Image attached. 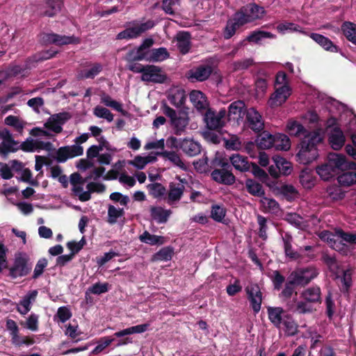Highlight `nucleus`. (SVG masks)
Returning a JSON list of instances; mask_svg holds the SVG:
<instances>
[{
	"instance_id": "1",
	"label": "nucleus",
	"mask_w": 356,
	"mask_h": 356,
	"mask_svg": "<svg viewBox=\"0 0 356 356\" xmlns=\"http://www.w3.org/2000/svg\"><path fill=\"white\" fill-rule=\"evenodd\" d=\"M323 134L320 130L308 132L300 143L297 154L298 161L302 164H308L318 156L317 145L323 140Z\"/></svg>"
},
{
	"instance_id": "2",
	"label": "nucleus",
	"mask_w": 356,
	"mask_h": 356,
	"mask_svg": "<svg viewBox=\"0 0 356 356\" xmlns=\"http://www.w3.org/2000/svg\"><path fill=\"white\" fill-rule=\"evenodd\" d=\"M275 91L268 99V104L270 108H276L286 102L292 93V88L289 86L286 74L278 72L274 84Z\"/></svg>"
},
{
	"instance_id": "3",
	"label": "nucleus",
	"mask_w": 356,
	"mask_h": 356,
	"mask_svg": "<svg viewBox=\"0 0 356 356\" xmlns=\"http://www.w3.org/2000/svg\"><path fill=\"white\" fill-rule=\"evenodd\" d=\"M162 111L170 120V123L176 135L184 133L189 123L188 108H183L176 111L167 104H163Z\"/></svg>"
},
{
	"instance_id": "4",
	"label": "nucleus",
	"mask_w": 356,
	"mask_h": 356,
	"mask_svg": "<svg viewBox=\"0 0 356 356\" xmlns=\"http://www.w3.org/2000/svg\"><path fill=\"white\" fill-rule=\"evenodd\" d=\"M349 167L343 155L333 153L328 156L327 162L317 167L316 172L323 180H329L333 177L337 170H343Z\"/></svg>"
},
{
	"instance_id": "5",
	"label": "nucleus",
	"mask_w": 356,
	"mask_h": 356,
	"mask_svg": "<svg viewBox=\"0 0 356 356\" xmlns=\"http://www.w3.org/2000/svg\"><path fill=\"white\" fill-rule=\"evenodd\" d=\"M264 14V8L256 4H248L236 13V15L238 16L237 19L240 21L241 24H244L262 18Z\"/></svg>"
},
{
	"instance_id": "6",
	"label": "nucleus",
	"mask_w": 356,
	"mask_h": 356,
	"mask_svg": "<svg viewBox=\"0 0 356 356\" xmlns=\"http://www.w3.org/2000/svg\"><path fill=\"white\" fill-rule=\"evenodd\" d=\"M134 51H130L126 56L127 60H146L149 62H161L169 57L167 49L164 47L153 49L146 52V54L132 56Z\"/></svg>"
},
{
	"instance_id": "7",
	"label": "nucleus",
	"mask_w": 356,
	"mask_h": 356,
	"mask_svg": "<svg viewBox=\"0 0 356 356\" xmlns=\"http://www.w3.org/2000/svg\"><path fill=\"white\" fill-rule=\"evenodd\" d=\"M104 190L105 186L103 184L95 182L88 183L85 188V181L72 188L74 195L78 197L79 200L82 202H86L90 199L91 192H102Z\"/></svg>"
},
{
	"instance_id": "8",
	"label": "nucleus",
	"mask_w": 356,
	"mask_h": 356,
	"mask_svg": "<svg viewBox=\"0 0 356 356\" xmlns=\"http://www.w3.org/2000/svg\"><path fill=\"white\" fill-rule=\"evenodd\" d=\"M154 26V23L152 20H148L144 23H134L132 26H129L123 31L119 33L117 38L132 39L138 37L141 33L152 29Z\"/></svg>"
},
{
	"instance_id": "9",
	"label": "nucleus",
	"mask_w": 356,
	"mask_h": 356,
	"mask_svg": "<svg viewBox=\"0 0 356 356\" xmlns=\"http://www.w3.org/2000/svg\"><path fill=\"white\" fill-rule=\"evenodd\" d=\"M29 257L26 253L16 254L13 266L10 269V275L16 278L25 276L29 273L31 268L28 266Z\"/></svg>"
},
{
	"instance_id": "10",
	"label": "nucleus",
	"mask_w": 356,
	"mask_h": 356,
	"mask_svg": "<svg viewBox=\"0 0 356 356\" xmlns=\"http://www.w3.org/2000/svg\"><path fill=\"white\" fill-rule=\"evenodd\" d=\"M187 181L185 179L180 177H176L175 179L169 184L168 201L169 204H173L178 202L182 197L185 191Z\"/></svg>"
},
{
	"instance_id": "11",
	"label": "nucleus",
	"mask_w": 356,
	"mask_h": 356,
	"mask_svg": "<svg viewBox=\"0 0 356 356\" xmlns=\"http://www.w3.org/2000/svg\"><path fill=\"white\" fill-rule=\"evenodd\" d=\"M246 112L245 105L243 101L234 102L228 107V120L238 125L243 121Z\"/></svg>"
},
{
	"instance_id": "12",
	"label": "nucleus",
	"mask_w": 356,
	"mask_h": 356,
	"mask_svg": "<svg viewBox=\"0 0 356 356\" xmlns=\"http://www.w3.org/2000/svg\"><path fill=\"white\" fill-rule=\"evenodd\" d=\"M318 275L316 269L314 267H307L305 268H299L292 272L290 275L293 282L298 285L307 284L312 280Z\"/></svg>"
},
{
	"instance_id": "13",
	"label": "nucleus",
	"mask_w": 356,
	"mask_h": 356,
	"mask_svg": "<svg viewBox=\"0 0 356 356\" xmlns=\"http://www.w3.org/2000/svg\"><path fill=\"white\" fill-rule=\"evenodd\" d=\"M204 114V120L209 129H218L224 126V118L226 115V111L222 109L218 113H216L211 108H209Z\"/></svg>"
},
{
	"instance_id": "14",
	"label": "nucleus",
	"mask_w": 356,
	"mask_h": 356,
	"mask_svg": "<svg viewBox=\"0 0 356 356\" xmlns=\"http://www.w3.org/2000/svg\"><path fill=\"white\" fill-rule=\"evenodd\" d=\"M165 78L161 68L152 65H145L141 75V80L146 82L163 83Z\"/></svg>"
},
{
	"instance_id": "15",
	"label": "nucleus",
	"mask_w": 356,
	"mask_h": 356,
	"mask_svg": "<svg viewBox=\"0 0 356 356\" xmlns=\"http://www.w3.org/2000/svg\"><path fill=\"white\" fill-rule=\"evenodd\" d=\"M189 99L194 108L202 114L210 108L207 97L200 90H192L189 94Z\"/></svg>"
},
{
	"instance_id": "16",
	"label": "nucleus",
	"mask_w": 356,
	"mask_h": 356,
	"mask_svg": "<svg viewBox=\"0 0 356 356\" xmlns=\"http://www.w3.org/2000/svg\"><path fill=\"white\" fill-rule=\"evenodd\" d=\"M83 153V147L79 145H73L60 147L56 152V160L58 162H65L67 159L81 156Z\"/></svg>"
},
{
	"instance_id": "17",
	"label": "nucleus",
	"mask_w": 356,
	"mask_h": 356,
	"mask_svg": "<svg viewBox=\"0 0 356 356\" xmlns=\"http://www.w3.org/2000/svg\"><path fill=\"white\" fill-rule=\"evenodd\" d=\"M245 115L248 126L252 130L259 132L264 129V123L262 117L254 108L248 109Z\"/></svg>"
},
{
	"instance_id": "18",
	"label": "nucleus",
	"mask_w": 356,
	"mask_h": 356,
	"mask_svg": "<svg viewBox=\"0 0 356 356\" xmlns=\"http://www.w3.org/2000/svg\"><path fill=\"white\" fill-rule=\"evenodd\" d=\"M70 118L67 113H61L51 115L44 126L49 130L54 133H60L62 131V125Z\"/></svg>"
},
{
	"instance_id": "19",
	"label": "nucleus",
	"mask_w": 356,
	"mask_h": 356,
	"mask_svg": "<svg viewBox=\"0 0 356 356\" xmlns=\"http://www.w3.org/2000/svg\"><path fill=\"white\" fill-rule=\"evenodd\" d=\"M42 40L44 42L53 43L57 45H64L68 44H78L80 39L74 36L60 35L55 33H47L42 36Z\"/></svg>"
},
{
	"instance_id": "20",
	"label": "nucleus",
	"mask_w": 356,
	"mask_h": 356,
	"mask_svg": "<svg viewBox=\"0 0 356 356\" xmlns=\"http://www.w3.org/2000/svg\"><path fill=\"white\" fill-rule=\"evenodd\" d=\"M17 145L8 129H0V153L13 151Z\"/></svg>"
},
{
	"instance_id": "21",
	"label": "nucleus",
	"mask_w": 356,
	"mask_h": 356,
	"mask_svg": "<svg viewBox=\"0 0 356 356\" xmlns=\"http://www.w3.org/2000/svg\"><path fill=\"white\" fill-rule=\"evenodd\" d=\"M246 291L252 309L255 313H258L262 302V296L259 286L257 284L250 285L247 286Z\"/></svg>"
},
{
	"instance_id": "22",
	"label": "nucleus",
	"mask_w": 356,
	"mask_h": 356,
	"mask_svg": "<svg viewBox=\"0 0 356 356\" xmlns=\"http://www.w3.org/2000/svg\"><path fill=\"white\" fill-rule=\"evenodd\" d=\"M156 161L157 154L150 152L147 155H136L132 160L128 161V164L137 170H143L147 165L155 163Z\"/></svg>"
},
{
	"instance_id": "23",
	"label": "nucleus",
	"mask_w": 356,
	"mask_h": 356,
	"mask_svg": "<svg viewBox=\"0 0 356 356\" xmlns=\"http://www.w3.org/2000/svg\"><path fill=\"white\" fill-rule=\"evenodd\" d=\"M38 296L36 290L29 291L17 304V310L22 315H26L31 309V305Z\"/></svg>"
},
{
	"instance_id": "24",
	"label": "nucleus",
	"mask_w": 356,
	"mask_h": 356,
	"mask_svg": "<svg viewBox=\"0 0 356 356\" xmlns=\"http://www.w3.org/2000/svg\"><path fill=\"white\" fill-rule=\"evenodd\" d=\"M186 99L184 90L175 88L170 90L168 95L170 102L177 108H184Z\"/></svg>"
},
{
	"instance_id": "25",
	"label": "nucleus",
	"mask_w": 356,
	"mask_h": 356,
	"mask_svg": "<svg viewBox=\"0 0 356 356\" xmlns=\"http://www.w3.org/2000/svg\"><path fill=\"white\" fill-rule=\"evenodd\" d=\"M267 313L270 321L276 327L280 328L283 320L286 318L283 309L280 307H268Z\"/></svg>"
},
{
	"instance_id": "26",
	"label": "nucleus",
	"mask_w": 356,
	"mask_h": 356,
	"mask_svg": "<svg viewBox=\"0 0 356 356\" xmlns=\"http://www.w3.org/2000/svg\"><path fill=\"white\" fill-rule=\"evenodd\" d=\"M211 177L216 181L224 184H232L235 181L234 175L225 169L214 170L211 173Z\"/></svg>"
},
{
	"instance_id": "27",
	"label": "nucleus",
	"mask_w": 356,
	"mask_h": 356,
	"mask_svg": "<svg viewBox=\"0 0 356 356\" xmlns=\"http://www.w3.org/2000/svg\"><path fill=\"white\" fill-rule=\"evenodd\" d=\"M103 67L100 63H93L88 65V68L79 70L77 72V78L79 79H93L102 70Z\"/></svg>"
},
{
	"instance_id": "28",
	"label": "nucleus",
	"mask_w": 356,
	"mask_h": 356,
	"mask_svg": "<svg viewBox=\"0 0 356 356\" xmlns=\"http://www.w3.org/2000/svg\"><path fill=\"white\" fill-rule=\"evenodd\" d=\"M212 69L209 66H200L189 72L188 77L198 81H203L207 79L211 75Z\"/></svg>"
},
{
	"instance_id": "29",
	"label": "nucleus",
	"mask_w": 356,
	"mask_h": 356,
	"mask_svg": "<svg viewBox=\"0 0 356 356\" xmlns=\"http://www.w3.org/2000/svg\"><path fill=\"white\" fill-rule=\"evenodd\" d=\"M329 141L334 149H339L345 143L343 132L337 128H334L330 133Z\"/></svg>"
},
{
	"instance_id": "30",
	"label": "nucleus",
	"mask_w": 356,
	"mask_h": 356,
	"mask_svg": "<svg viewBox=\"0 0 356 356\" xmlns=\"http://www.w3.org/2000/svg\"><path fill=\"white\" fill-rule=\"evenodd\" d=\"M229 161L234 168L238 171L245 172L250 170V163L244 156L234 154L229 157Z\"/></svg>"
},
{
	"instance_id": "31",
	"label": "nucleus",
	"mask_w": 356,
	"mask_h": 356,
	"mask_svg": "<svg viewBox=\"0 0 356 356\" xmlns=\"http://www.w3.org/2000/svg\"><path fill=\"white\" fill-rule=\"evenodd\" d=\"M180 148L191 156L197 155L201 151L200 144L191 139L183 140L180 143Z\"/></svg>"
},
{
	"instance_id": "32",
	"label": "nucleus",
	"mask_w": 356,
	"mask_h": 356,
	"mask_svg": "<svg viewBox=\"0 0 356 356\" xmlns=\"http://www.w3.org/2000/svg\"><path fill=\"white\" fill-rule=\"evenodd\" d=\"M157 156H162L165 160L169 161L174 165L180 168L181 169L186 170V166L181 161L179 155L173 151H164L162 152H156Z\"/></svg>"
},
{
	"instance_id": "33",
	"label": "nucleus",
	"mask_w": 356,
	"mask_h": 356,
	"mask_svg": "<svg viewBox=\"0 0 356 356\" xmlns=\"http://www.w3.org/2000/svg\"><path fill=\"white\" fill-rule=\"evenodd\" d=\"M310 37L325 50L331 52L337 51V46H335L329 38L318 33H312Z\"/></svg>"
},
{
	"instance_id": "34",
	"label": "nucleus",
	"mask_w": 356,
	"mask_h": 356,
	"mask_svg": "<svg viewBox=\"0 0 356 356\" xmlns=\"http://www.w3.org/2000/svg\"><path fill=\"white\" fill-rule=\"evenodd\" d=\"M302 298L308 302H318L321 300V290L318 286L309 287L302 291Z\"/></svg>"
},
{
	"instance_id": "35",
	"label": "nucleus",
	"mask_w": 356,
	"mask_h": 356,
	"mask_svg": "<svg viewBox=\"0 0 356 356\" xmlns=\"http://www.w3.org/2000/svg\"><path fill=\"white\" fill-rule=\"evenodd\" d=\"M191 37L187 32H179L177 35V45L179 50L185 54L191 48Z\"/></svg>"
},
{
	"instance_id": "36",
	"label": "nucleus",
	"mask_w": 356,
	"mask_h": 356,
	"mask_svg": "<svg viewBox=\"0 0 356 356\" xmlns=\"http://www.w3.org/2000/svg\"><path fill=\"white\" fill-rule=\"evenodd\" d=\"M139 239L141 242L150 245H163L167 241L165 237L151 234L148 232H145L143 234L140 235Z\"/></svg>"
},
{
	"instance_id": "37",
	"label": "nucleus",
	"mask_w": 356,
	"mask_h": 356,
	"mask_svg": "<svg viewBox=\"0 0 356 356\" xmlns=\"http://www.w3.org/2000/svg\"><path fill=\"white\" fill-rule=\"evenodd\" d=\"M149 326V325L148 323L131 326L124 330H122L120 331L116 332L114 334V336L116 337H123L126 335L143 333L147 330Z\"/></svg>"
},
{
	"instance_id": "38",
	"label": "nucleus",
	"mask_w": 356,
	"mask_h": 356,
	"mask_svg": "<svg viewBox=\"0 0 356 356\" xmlns=\"http://www.w3.org/2000/svg\"><path fill=\"white\" fill-rule=\"evenodd\" d=\"M286 131L289 135L293 136H300V135H307L308 133L304 127L295 120H290L286 124Z\"/></svg>"
},
{
	"instance_id": "39",
	"label": "nucleus",
	"mask_w": 356,
	"mask_h": 356,
	"mask_svg": "<svg viewBox=\"0 0 356 356\" xmlns=\"http://www.w3.org/2000/svg\"><path fill=\"white\" fill-rule=\"evenodd\" d=\"M63 2L61 0H47L46 9L44 10L41 9L40 14L48 17H52L60 11Z\"/></svg>"
},
{
	"instance_id": "40",
	"label": "nucleus",
	"mask_w": 356,
	"mask_h": 356,
	"mask_svg": "<svg viewBox=\"0 0 356 356\" xmlns=\"http://www.w3.org/2000/svg\"><path fill=\"white\" fill-rule=\"evenodd\" d=\"M237 18L238 16L235 13L233 18L230 19L227 22L224 31L225 38L229 39L232 37L234 35L236 31L244 25V24H241L240 21L238 20Z\"/></svg>"
},
{
	"instance_id": "41",
	"label": "nucleus",
	"mask_w": 356,
	"mask_h": 356,
	"mask_svg": "<svg viewBox=\"0 0 356 356\" xmlns=\"http://www.w3.org/2000/svg\"><path fill=\"white\" fill-rule=\"evenodd\" d=\"M245 188L248 193L254 196L262 197L264 195L263 186L254 179H247L245 181Z\"/></svg>"
},
{
	"instance_id": "42",
	"label": "nucleus",
	"mask_w": 356,
	"mask_h": 356,
	"mask_svg": "<svg viewBox=\"0 0 356 356\" xmlns=\"http://www.w3.org/2000/svg\"><path fill=\"white\" fill-rule=\"evenodd\" d=\"M150 212L152 218L159 223L165 222L171 213L170 210L154 207L151 208Z\"/></svg>"
},
{
	"instance_id": "43",
	"label": "nucleus",
	"mask_w": 356,
	"mask_h": 356,
	"mask_svg": "<svg viewBox=\"0 0 356 356\" xmlns=\"http://www.w3.org/2000/svg\"><path fill=\"white\" fill-rule=\"evenodd\" d=\"M283 242H284V252L286 255V257L292 259H298L300 258L301 255L300 252L293 251L291 246L292 243V237L288 234H285L282 236Z\"/></svg>"
},
{
	"instance_id": "44",
	"label": "nucleus",
	"mask_w": 356,
	"mask_h": 356,
	"mask_svg": "<svg viewBox=\"0 0 356 356\" xmlns=\"http://www.w3.org/2000/svg\"><path fill=\"white\" fill-rule=\"evenodd\" d=\"M100 101L101 103L105 105L106 106L110 107L121 113L123 115L125 114V111L123 109L122 104L120 102L113 99L108 95L105 93L101 95Z\"/></svg>"
},
{
	"instance_id": "45",
	"label": "nucleus",
	"mask_w": 356,
	"mask_h": 356,
	"mask_svg": "<svg viewBox=\"0 0 356 356\" xmlns=\"http://www.w3.org/2000/svg\"><path fill=\"white\" fill-rule=\"evenodd\" d=\"M275 143L273 147L277 150L287 151L291 147V141L284 134H279L274 136Z\"/></svg>"
},
{
	"instance_id": "46",
	"label": "nucleus",
	"mask_w": 356,
	"mask_h": 356,
	"mask_svg": "<svg viewBox=\"0 0 356 356\" xmlns=\"http://www.w3.org/2000/svg\"><path fill=\"white\" fill-rule=\"evenodd\" d=\"M4 122L6 125L13 127L17 131L22 133L26 123L21 118L15 115H8Z\"/></svg>"
},
{
	"instance_id": "47",
	"label": "nucleus",
	"mask_w": 356,
	"mask_h": 356,
	"mask_svg": "<svg viewBox=\"0 0 356 356\" xmlns=\"http://www.w3.org/2000/svg\"><path fill=\"white\" fill-rule=\"evenodd\" d=\"M277 168L279 170L280 172L284 175H288L291 173L292 170V166L290 162L286 161L285 159L280 156H275L273 158Z\"/></svg>"
},
{
	"instance_id": "48",
	"label": "nucleus",
	"mask_w": 356,
	"mask_h": 356,
	"mask_svg": "<svg viewBox=\"0 0 356 356\" xmlns=\"http://www.w3.org/2000/svg\"><path fill=\"white\" fill-rule=\"evenodd\" d=\"M260 202L264 210L268 213H277L280 211V205L273 198L264 197V195L260 200Z\"/></svg>"
},
{
	"instance_id": "49",
	"label": "nucleus",
	"mask_w": 356,
	"mask_h": 356,
	"mask_svg": "<svg viewBox=\"0 0 356 356\" xmlns=\"http://www.w3.org/2000/svg\"><path fill=\"white\" fill-rule=\"evenodd\" d=\"M341 29L346 38L356 44V24L351 22H345L343 24Z\"/></svg>"
},
{
	"instance_id": "50",
	"label": "nucleus",
	"mask_w": 356,
	"mask_h": 356,
	"mask_svg": "<svg viewBox=\"0 0 356 356\" xmlns=\"http://www.w3.org/2000/svg\"><path fill=\"white\" fill-rule=\"evenodd\" d=\"M300 181L305 188H311L314 186V178L311 170L305 169L300 175Z\"/></svg>"
},
{
	"instance_id": "51",
	"label": "nucleus",
	"mask_w": 356,
	"mask_h": 356,
	"mask_svg": "<svg viewBox=\"0 0 356 356\" xmlns=\"http://www.w3.org/2000/svg\"><path fill=\"white\" fill-rule=\"evenodd\" d=\"M174 254V249L172 247L167 246L161 248L153 256L154 261H170Z\"/></svg>"
},
{
	"instance_id": "52",
	"label": "nucleus",
	"mask_w": 356,
	"mask_h": 356,
	"mask_svg": "<svg viewBox=\"0 0 356 356\" xmlns=\"http://www.w3.org/2000/svg\"><path fill=\"white\" fill-rule=\"evenodd\" d=\"M275 38V35L270 32L258 31H254L251 34H250L247 37L246 40L250 42L258 43L261 40H263L264 38Z\"/></svg>"
},
{
	"instance_id": "53",
	"label": "nucleus",
	"mask_w": 356,
	"mask_h": 356,
	"mask_svg": "<svg viewBox=\"0 0 356 356\" xmlns=\"http://www.w3.org/2000/svg\"><path fill=\"white\" fill-rule=\"evenodd\" d=\"M289 223L295 227L303 229L306 227V225L303 218L298 214L295 213H286L284 218Z\"/></svg>"
},
{
	"instance_id": "54",
	"label": "nucleus",
	"mask_w": 356,
	"mask_h": 356,
	"mask_svg": "<svg viewBox=\"0 0 356 356\" xmlns=\"http://www.w3.org/2000/svg\"><path fill=\"white\" fill-rule=\"evenodd\" d=\"M339 184L342 186H349L356 183V172H348L339 175L337 178Z\"/></svg>"
},
{
	"instance_id": "55",
	"label": "nucleus",
	"mask_w": 356,
	"mask_h": 356,
	"mask_svg": "<svg viewBox=\"0 0 356 356\" xmlns=\"http://www.w3.org/2000/svg\"><path fill=\"white\" fill-rule=\"evenodd\" d=\"M93 114L97 118L106 120L107 122H111L113 120V115L106 108L102 106H97L93 108Z\"/></svg>"
},
{
	"instance_id": "56",
	"label": "nucleus",
	"mask_w": 356,
	"mask_h": 356,
	"mask_svg": "<svg viewBox=\"0 0 356 356\" xmlns=\"http://www.w3.org/2000/svg\"><path fill=\"white\" fill-rule=\"evenodd\" d=\"M124 214V209L110 205L108 209V222L110 224H114L118 218L122 217Z\"/></svg>"
},
{
	"instance_id": "57",
	"label": "nucleus",
	"mask_w": 356,
	"mask_h": 356,
	"mask_svg": "<svg viewBox=\"0 0 356 356\" xmlns=\"http://www.w3.org/2000/svg\"><path fill=\"white\" fill-rule=\"evenodd\" d=\"M337 238H341L343 243H346V248L348 250V245L356 244V234L350 232H344L343 231L337 230Z\"/></svg>"
},
{
	"instance_id": "58",
	"label": "nucleus",
	"mask_w": 356,
	"mask_h": 356,
	"mask_svg": "<svg viewBox=\"0 0 356 356\" xmlns=\"http://www.w3.org/2000/svg\"><path fill=\"white\" fill-rule=\"evenodd\" d=\"M110 285L107 282L100 283L97 282L90 287H89L87 290L86 293H92L95 295H99L102 293H104L109 290Z\"/></svg>"
},
{
	"instance_id": "59",
	"label": "nucleus",
	"mask_w": 356,
	"mask_h": 356,
	"mask_svg": "<svg viewBox=\"0 0 356 356\" xmlns=\"http://www.w3.org/2000/svg\"><path fill=\"white\" fill-rule=\"evenodd\" d=\"M149 194L154 197H159L164 195L165 192V187L159 183L150 184L147 186Z\"/></svg>"
},
{
	"instance_id": "60",
	"label": "nucleus",
	"mask_w": 356,
	"mask_h": 356,
	"mask_svg": "<svg viewBox=\"0 0 356 356\" xmlns=\"http://www.w3.org/2000/svg\"><path fill=\"white\" fill-rule=\"evenodd\" d=\"M274 143V136L268 133H264L259 139V145L262 149L273 147Z\"/></svg>"
},
{
	"instance_id": "61",
	"label": "nucleus",
	"mask_w": 356,
	"mask_h": 356,
	"mask_svg": "<svg viewBox=\"0 0 356 356\" xmlns=\"http://www.w3.org/2000/svg\"><path fill=\"white\" fill-rule=\"evenodd\" d=\"M10 337L11 342L15 346H21L22 345L30 346L34 343V341L29 337L19 336V332Z\"/></svg>"
},
{
	"instance_id": "62",
	"label": "nucleus",
	"mask_w": 356,
	"mask_h": 356,
	"mask_svg": "<svg viewBox=\"0 0 356 356\" xmlns=\"http://www.w3.org/2000/svg\"><path fill=\"white\" fill-rule=\"evenodd\" d=\"M114 339L109 337H102L97 342V346L92 350V354L97 355L102 352L106 348L109 346Z\"/></svg>"
},
{
	"instance_id": "63",
	"label": "nucleus",
	"mask_w": 356,
	"mask_h": 356,
	"mask_svg": "<svg viewBox=\"0 0 356 356\" xmlns=\"http://www.w3.org/2000/svg\"><path fill=\"white\" fill-rule=\"evenodd\" d=\"M282 325H283V329L288 335H293L296 333L297 325L291 318L286 316L283 320Z\"/></svg>"
},
{
	"instance_id": "64",
	"label": "nucleus",
	"mask_w": 356,
	"mask_h": 356,
	"mask_svg": "<svg viewBox=\"0 0 356 356\" xmlns=\"http://www.w3.org/2000/svg\"><path fill=\"white\" fill-rule=\"evenodd\" d=\"M277 30L281 33H285L287 31L290 32H300V27L293 23L284 22L282 23L277 26Z\"/></svg>"
}]
</instances>
